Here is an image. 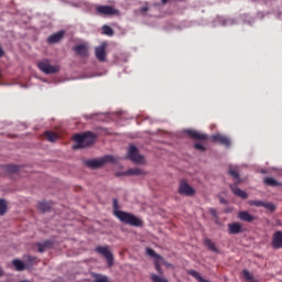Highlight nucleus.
<instances>
[{"label":"nucleus","mask_w":282,"mask_h":282,"mask_svg":"<svg viewBox=\"0 0 282 282\" xmlns=\"http://www.w3.org/2000/svg\"><path fill=\"white\" fill-rule=\"evenodd\" d=\"M263 208L271 210V213H274V210H276V206H274V204L272 203H264Z\"/></svg>","instance_id":"32"},{"label":"nucleus","mask_w":282,"mask_h":282,"mask_svg":"<svg viewBox=\"0 0 282 282\" xmlns=\"http://www.w3.org/2000/svg\"><path fill=\"white\" fill-rule=\"evenodd\" d=\"M73 140L77 142V144L73 145V149L76 151L77 149H85L87 147H91L94 142H96V134L93 132H85L82 134H75Z\"/></svg>","instance_id":"2"},{"label":"nucleus","mask_w":282,"mask_h":282,"mask_svg":"<svg viewBox=\"0 0 282 282\" xmlns=\"http://www.w3.org/2000/svg\"><path fill=\"white\" fill-rule=\"evenodd\" d=\"M113 215L121 221V224H126L127 226H133L134 228H141L144 221L137 217L135 215L127 212H122L118 209V199L113 198L112 200Z\"/></svg>","instance_id":"1"},{"label":"nucleus","mask_w":282,"mask_h":282,"mask_svg":"<svg viewBox=\"0 0 282 282\" xmlns=\"http://www.w3.org/2000/svg\"><path fill=\"white\" fill-rule=\"evenodd\" d=\"M65 36V31H59L57 33L52 34L51 36L47 37V43L54 44V43H59L61 40Z\"/></svg>","instance_id":"15"},{"label":"nucleus","mask_w":282,"mask_h":282,"mask_svg":"<svg viewBox=\"0 0 282 282\" xmlns=\"http://www.w3.org/2000/svg\"><path fill=\"white\" fill-rule=\"evenodd\" d=\"M212 142H218V144H221L227 149L230 147V139L224 134H213Z\"/></svg>","instance_id":"12"},{"label":"nucleus","mask_w":282,"mask_h":282,"mask_svg":"<svg viewBox=\"0 0 282 282\" xmlns=\"http://www.w3.org/2000/svg\"><path fill=\"white\" fill-rule=\"evenodd\" d=\"M28 261H29L30 263H34V261H36V258H34V257H32V256H29Z\"/></svg>","instance_id":"36"},{"label":"nucleus","mask_w":282,"mask_h":282,"mask_svg":"<svg viewBox=\"0 0 282 282\" xmlns=\"http://www.w3.org/2000/svg\"><path fill=\"white\" fill-rule=\"evenodd\" d=\"M8 213V204L4 199H0V215H6Z\"/></svg>","instance_id":"28"},{"label":"nucleus","mask_w":282,"mask_h":282,"mask_svg":"<svg viewBox=\"0 0 282 282\" xmlns=\"http://www.w3.org/2000/svg\"><path fill=\"white\" fill-rule=\"evenodd\" d=\"M12 265L18 272H23V270H25V263L19 259H14Z\"/></svg>","instance_id":"20"},{"label":"nucleus","mask_w":282,"mask_h":282,"mask_svg":"<svg viewBox=\"0 0 282 282\" xmlns=\"http://www.w3.org/2000/svg\"><path fill=\"white\" fill-rule=\"evenodd\" d=\"M271 246H272V248H274V250H281V248H282V231L281 230H276L273 234L272 240H271Z\"/></svg>","instance_id":"10"},{"label":"nucleus","mask_w":282,"mask_h":282,"mask_svg":"<svg viewBox=\"0 0 282 282\" xmlns=\"http://www.w3.org/2000/svg\"><path fill=\"white\" fill-rule=\"evenodd\" d=\"M4 169L6 171H8V173H19V170L21 169V166L9 164V165H6Z\"/></svg>","instance_id":"26"},{"label":"nucleus","mask_w":282,"mask_h":282,"mask_svg":"<svg viewBox=\"0 0 282 282\" xmlns=\"http://www.w3.org/2000/svg\"><path fill=\"white\" fill-rule=\"evenodd\" d=\"M95 55L97 61L105 63L107 61V43H101L95 48Z\"/></svg>","instance_id":"9"},{"label":"nucleus","mask_w":282,"mask_h":282,"mask_svg":"<svg viewBox=\"0 0 282 282\" xmlns=\"http://www.w3.org/2000/svg\"><path fill=\"white\" fill-rule=\"evenodd\" d=\"M127 158L134 164H144V155L138 152V148L135 145L129 147Z\"/></svg>","instance_id":"6"},{"label":"nucleus","mask_w":282,"mask_h":282,"mask_svg":"<svg viewBox=\"0 0 282 282\" xmlns=\"http://www.w3.org/2000/svg\"><path fill=\"white\" fill-rule=\"evenodd\" d=\"M188 274H189L191 276H193L194 279H196V281H198V282H210V281L204 279V278L202 276V274H199V272H197V271H195V270H189V271H188Z\"/></svg>","instance_id":"22"},{"label":"nucleus","mask_w":282,"mask_h":282,"mask_svg":"<svg viewBox=\"0 0 282 282\" xmlns=\"http://www.w3.org/2000/svg\"><path fill=\"white\" fill-rule=\"evenodd\" d=\"M3 54H6V52L3 51V47L0 46V58L3 57Z\"/></svg>","instance_id":"39"},{"label":"nucleus","mask_w":282,"mask_h":282,"mask_svg":"<svg viewBox=\"0 0 282 282\" xmlns=\"http://www.w3.org/2000/svg\"><path fill=\"white\" fill-rule=\"evenodd\" d=\"M154 265H155L156 272H159L160 274H163L162 267L160 265V262H155Z\"/></svg>","instance_id":"35"},{"label":"nucleus","mask_w":282,"mask_h":282,"mask_svg":"<svg viewBox=\"0 0 282 282\" xmlns=\"http://www.w3.org/2000/svg\"><path fill=\"white\" fill-rule=\"evenodd\" d=\"M180 195H185V197H193L195 195V188H193L186 181H181L178 185Z\"/></svg>","instance_id":"8"},{"label":"nucleus","mask_w":282,"mask_h":282,"mask_svg":"<svg viewBox=\"0 0 282 282\" xmlns=\"http://www.w3.org/2000/svg\"><path fill=\"white\" fill-rule=\"evenodd\" d=\"M242 276L246 281H253L254 280V276L248 270H242Z\"/></svg>","instance_id":"29"},{"label":"nucleus","mask_w":282,"mask_h":282,"mask_svg":"<svg viewBox=\"0 0 282 282\" xmlns=\"http://www.w3.org/2000/svg\"><path fill=\"white\" fill-rule=\"evenodd\" d=\"M264 184H267V186H280L279 181L274 180L273 177L264 178Z\"/></svg>","instance_id":"27"},{"label":"nucleus","mask_w":282,"mask_h":282,"mask_svg":"<svg viewBox=\"0 0 282 282\" xmlns=\"http://www.w3.org/2000/svg\"><path fill=\"white\" fill-rule=\"evenodd\" d=\"M161 2H162L163 4H166V3H169V0H161Z\"/></svg>","instance_id":"41"},{"label":"nucleus","mask_w":282,"mask_h":282,"mask_svg":"<svg viewBox=\"0 0 282 282\" xmlns=\"http://www.w3.org/2000/svg\"><path fill=\"white\" fill-rule=\"evenodd\" d=\"M6 271H3V269L0 267V276H4Z\"/></svg>","instance_id":"40"},{"label":"nucleus","mask_w":282,"mask_h":282,"mask_svg":"<svg viewBox=\"0 0 282 282\" xmlns=\"http://www.w3.org/2000/svg\"><path fill=\"white\" fill-rule=\"evenodd\" d=\"M46 248H52V242L46 241L44 243H37V251L45 252Z\"/></svg>","instance_id":"25"},{"label":"nucleus","mask_w":282,"mask_h":282,"mask_svg":"<svg viewBox=\"0 0 282 282\" xmlns=\"http://www.w3.org/2000/svg\"><path fill=\"white\" fill-rule=\"evenodd\" d=\"M95 252L105 257L108 268H111L113 265V253H111V251H109V247L98 246V247H96Z\"/></svg>","instance_id":"7"},{"label":"nucleus","mask_w":282,"mask_h":282,"mask_svg":"<svg viewBox=\"0 0 282 282\" xmlns=\"http://www.w3.org/2000/svg\"><path fill=\"white\" fill-rule=\"evenodd\" d=\"M20 282H29V281H26V280H22V281H20Z\"/></svg>","instance_id":"43"},{"label":"nucleus","mask_w":282,"mask_h":282,"mask_svg":"<svg viewBox=\"0 0 282 282\" xmlns=\"http://www.w3.org/2000/svg\"><path fill=\"white\" fill-rule=\"evenodd\" d=\"M102 32L107 36H113V29H111V26H109V25H104L102 26Z\"/></svg>","instance_id":"30"},{"label":"nucleus","mask_w":282,"mask_h":282,"mask_svg":"<svg viewBox=\"0 0 282 282\" xmlns=\"http://www.w3.org/2000/svg\"><path fill=\"white\" fill-rule=\"evenodd\" d=\"M151 281H153V282H169V280H166V278H162L158 274H152L151 275Z\"/></svg>","instance_id":"31"},{"label":"nucleus","mask_w":282,"mask_h":282,"mask_svg":"<svg viewBox=\"0 0 282 282\" xmlns=\"http://www.w3.org/2000/svg\"><path fill=\"white\" fill-rule=\"evenodd\" d=\"M147 254H148L149 257H153V259H156L158 261H162V260H163L162 256L158 254V253L155 252V250H153V249H151V248H148V249H147Z\"/></svg>","instance_id":"24"},{"label":"nucleus","mask_w":282,"mask_h":282,"mask_svg":"<svg viewBox=\"0 0 282 282\" xmlns=\"http://www.w3.org/2000/svg\"><path fill=\"white\" fill-rule=\"evenodd\" d=\"M204 243L212 252H219V249H217V246H215V242L210 238H205Z\"/></svg>","instance_id":"19"},{"label":"nucleus","mask_w":282,"mask_h":282,"mask_svg":"<svg viewBox=\"0 0 282 282\" xmlns=\"http://www.w3.org/2000/svg\"><path fill=\"white\" fill-rule=\"evenodd\" d=\"M210 215H213V217H217V210L215 209H209Z\"/></svg>","instance_id":"37"},{"label":"nucleus","mask_w":282,"mask_h":282,"mask_svg":"<svg viewBox=\"0 0 282 282\" xmlns=\"http://www.w3.org/2000/svg\"><path fill=\"white\" fill-rule=\"evenodd\" d=\"M85 164L88 169H101L105 164H118V158L113 155H105L100 159L87 160Z\"/></svg>","instance_id":"4"},{"label":"nucleus","mask_w":282,"mask_h":282,"mask_svg":"<svg viewBox=\"0 0 282 282\" xmlns=\"http://www.w3.org/2000/svg\"><path fill=\"white\" fill-rule=\"evenodd\" d=\"M220 204H226V199L220 198Z\"/></svg>","instance_id":"42"},{"label":"nucleus","mask_w":282,"mask_h":282,"mask_svg":"<svg viewBox=\"0 0 282 282\" xmlns=\"http://www.w3.org/2000/svg\"><path fill=\"white\" fill-rule=\"evenodd\" d=\"M229 175H231L232 180L236 181V183L229 185L231 193H234V195H236L237 197H241V199H248V193H246L241 188H239V184H241V178L239 177V172L236 169L230 167Z\"/></svg>","instance_id":"3"},{"label":"nucleus","mask_w":282,"mask_h":282,"mask_svg":"<svg viewBox=\"0 0 282 282\" xmlns=\"http://www.w3.org/2000/svg\"><path fill=\"white\" fill-rule=\"evenodd\" d=\"M194 148H195L197 151H206V147H204V144H202V143H195V144H194Z\"/></svg>","instance_id":"34"},{"label":"nucleus","mask_w":282,"mask_h":282,"mask_svg":"<svg viewBox=\"0 0 282 282\" xmlns=\"http://www.w3.org/2000/svg\"><path fill=\"white\" fill-rule=\"evenodd\" d=\"M141 12H149V7H142Z\"/></svg>","instance_id":"38"},{"label":"nucleus","mask_w":282,"mask_h":282,"mask_svg":"<svg viewBox=\"0 0 282 282\" xmlns=\"http://www.w3.org/2000/svg\"><path fill=\"white\" fill-rule=\"evenodd\" d=\"M37 208L39 210H41V213H47V210H50L52 206L47 202H42V203H39Z\"/></svg>","instance_id":"23"},{"label":"nucleus","mask_w":282,"mask_h":282,"mask_svg":"<svg viewBox=\"0 0 282 282\" xmlns=\"http://www.w3.org/2000/svg\"><path fill=\"white\" fill-rule=\"evenodd\" d=\"M77 56H88L89 55V45L87 44H77L73 47Z\"/></svg>","instance_id":"13"},{"label":"nucleus","mask_w":282,"mask_h":282,"mask_svg":"<svg viewBox=\"0 0 282 282\" xmlns=\"http://www.w3.org/2000/svg\"><path fill=\"white\" fill-rule=\"evenodd\" d=\"M96 11L98 14H106L107 17L118 14V10L113 9L111 6H97Z\"/></svg>","instance_id":"11"},{"label":"nucleus","mask_w":282,"mask_h":282,"mask_svg":"<svg viewBox=\"0 0 282 282\" xmlns=\"http://www.w3.org/2000/svg\"><path fill=\"white\" fill-rule=\"evenodd\" d=\"M44 138H46L48 142H56V140H58V134L53 131H45Z\"/></svg>","instance_id":"21"},{"label":"nucleus","mask_w":282,"mask_h":282,"mask_svg":"<svg viewBox=\"0 0 282 282\" xmlns=\"http://www.w3.org/2000/svg\"><path fill=\"white\" fill-rule=\"evenodd\" d=\"M186 133L192 138V140H208L206 134H202L195 130H187Z\"/></svg>","instance_id":"16"},{"label":"nucleus","mask_w":282,"mask_h":282,"mask_svg":"<svg viewBox=\"0 0 282 282\" xmlns=\"http://www.w3.org/2000/svg\"><path fill=\"white\" fill-rule=\"evenodd\" d=\"M242 227L239 223H234L228 225V232L229 235H239L241 232Z\"/></svg>","instance_id":"17"},{"label":"nucleus","mask_w":282,"mask_h":282,"mask_svg":"<svg viewBox=\"0 0 282 282\" xmlns=\"http://www.w3.org/2000/svg\"><path fill=\"white\" fill-rule=\"evenodd\" d=\"M250 206H257L258 208L259 207H263L265 203H263L262 200H250L249 202Z\"/></svg>","instance_id":"33"},{"label":"nucleus","mask_w":282,"mask_h":282,"mask_svg":"<svg viewBox=\"0 0 282 282\" xmlns=\"http://www.w3.org/2000/svg\"><path fill=\"white\" fill-rule=\"evenodd\" d=\"M122 175H145V173L140 167H132L123 173H116V177H120Z\"/></svg>","instance_id":"14"},{"label":"nucleus","mask_w":282,"mask_h":282,"mask_svg":"<svg viewBox=\"0 0 282 282\" xmlns=\"http://www.w3.org/2000/svg\"><path fill=\"white\" fill-rule=\"evenodd\" d=\"M238 218L241 221H247L248 224H251V221H254V216L250 215L248 212H240L238 214Z\"/></svg>","instance_id":"18"},{"label":"nucleus","mask_w":282,"mask_h":282,"mask_svg":"<svg viewBox=\"0 0 282 282\" xmlns=\"http://www.w3.org/2000/svg\"><path fill=\"white\" fill-rule=\"evenodd\" d=\"M37 67L43 74H58L61 72V66L52 65L50 59H42L37 62Z\"/></svg>","instance_id":"5"}]
</instances>
